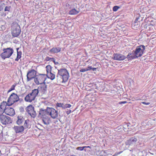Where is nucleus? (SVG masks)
I'll use <instances>...</instances> for the list:
<instances>
[{
	"instance_id": "obj_1",
	"label": "nucleus",
	"mask_w": 156,
	"mask_h": 156,
	"mask_svg": "<svg viewBox=\"0 0 156 156\" xmlns=\"http://www.w3.org/2000/svg\"><path fill=\"white\" fill-rule=\"evenodd\" d=\"M69 77V73L66 69H58L56 76L57 82L59 83H65L68 80Z\"/></svg>"
},
{
	"instance_id": "obj_2",
	"label": "nucleus",
	"mask_w": 156,
	"mask_h": 156,
	"mask_svg": "<svg viewBox=\"0 0 156 156\" xmlns=\"http://www.w3.org/2000/svg\"><path fill=\"white\" fill-rule=\"evenodd\" d=\"M46 78V74H39L35 76L34 81L37 85L45 83Z\"/></svg>"
},
{
	"instance_id": "obj_3",
	"label": "nucleus",
	"mask_w": 156,
	"mask_h": 156,
	"mask_svg": "<svg viewBox=\"0 0 156 156\" xmlns=\"http://www.w3.org/2000/svg\"><path fill=\"white\" fill-rule=\"evenodd\" d=\"M3 52L0 54L1 57L5 59V58H9L13 53V50L11 48H4Z\"/></svg>"
},
{
	"instance_id": "obj_4",
	"label": "nucleus",
	"mask_w": 156,
	"mask_h": 156,
	"mask_svg": "<svg viewBox=\"0 0 156 156\" xmlns=\"http://www.w3.org/2000/svg\"><path fill=\"white\" fill-rule=\"evenodd\" d=\"M46 113L53 119H56L58 116V112L53 108L48 107L46 109Z\"/></svg>"
},
{
	"instance_id": "obj_5",
	"label": "nucleus",
	"mask_w": 156,
	"mask_h": 156,
	"mask_svg": "<svg viewBox=\"0 0 156 156\" xmlns=\"http://www.w3.org/2000/svg\"><path fill=\"white\" fill-rule=\"evenodd\" d=\"M19 97L15 93H12L10 96L8 100V106H11L15 102L19 101Z\"/></svg>"
},
{
	"instance_id": "obj_6",
	"label": "nucleus",
	"mask_w": 156,
	"mask_h": 156,
	"mask_svg": "<svg viewBox=\"0 0 156 156\" xmlns=\"http://www.w3.org/2000/svg\"><path fill=\"white\" fill-rule=\"evenodd\" d=\"M12 34L14 37H17L20 34L21 30L20 27L17 24H15L12 26L11 27Z\"/></svg>"
},
{
	"instance_id": "obj_7",
	"label": "nucleus",
	"mask_w": 156,
	"mask_h": 156,
	"mask_svg": "<svg viewBox=\"0 0 156 156\" xmlns=\"http://www.w3.org/2000/svg\"><path fill=\"white\" fill-rule=\"evenodd\" d=\"M145 49V46L144 45H140L136 47L134 52L138 58L140 57L142 55Z\"/></svg>"
},
{
	"instance_id": "obj_8",
	"label": "nucleus",
	"mask_w": 156,
	"mask_h": 156,
	"mask_svg": "<svg viewBox=\"0 0 156 156\" xmlns=\"http://www.w3.org/2000/svg\"><path fill=\"white\" fill-rule=\"evenodd\" d=\"M0 120L1 123L4 125L10 124L12 122L10 117L5 115H1V116H0Z\"/></svg>"
},
{
	"instance_id": "obj_9",
	"label": "nucleus",
	"mask_w": 156,
	"mask_h": 156,
	"mask_svg": "<svg viewBox=\"0 0 156 156\" xmlns=\"http://www.w3.org/2000/svg\"><path fill=\"white\" fill-rule=\"evenodd\" d=\"M36 76V71L34 69H32L29 71L27 74V81H29L34 78Z\"/></svg>"
},
{
	"instance_id": "obj_10",
	"label": "nucleus",
	"mask_w": 156,
	"mask_h": 156,
	"mask_svg": "<svg viewBox=\"0 0 156 156\" xmlns=\"http://www.w3.org/2000/svg\"><path fill=\"white\" fill-rule=\"evenodd\" d=\"M5 113L7 115L10 116H13L15 114V112L13 108L9 106L7 107L5 106L4 110Z\"/></svg>"
},
{
	"instance_id": "obj_11",
	"label": "nucleus",
	"mask_w": 156,
	"mask_h": 156,
	"mask_svg": "<svg viewBox=\"0 0 156 156\" xmlns=\"http://www.w3.org/2000/svg\"><path fill=\"white\" fill-rule=\"evenodd\" d=\"M137 141V139L135 137H132L126 142V144L127 145L134 147Z\"/></svg>"
},
{
	"instance_id": "obj_12",
	"label": "nucleus",
	"mask_w": 156,
	"mask_h": 156,
	"mask_svg": "<svg viewBox=\"0 0 156 156\" xmlns=\"http://www.w3.org/2000/svg\"><path fill=\"white\" fill-rule=\"evenodd\" d=\"M27 111L28 114L32 117L34 118L36 115L35 111L34 110V108L31 105L27 107Z\"/></svg>"
},
{
	"instance_id": "obj_13",
	"label": "nucleus",
	"mask_w": 156,
	"mask_h": 156,
	"mask_svg": "<svg viewBox=\"0 0 156 156\" xmlns=\"http://www.w3.org/2000/svg\"><path fill=\"white\" fill-rule=\"evenodd\" d=\"M126 58L125 56L120 54H114L113 55L112 58L114 60L118 61L123 60Z\"/></svg>"
},
{
	"instance_id": "obj_14",
	"label": "nucleus",
	"mask_w": 156,
	"mask_h": 156,
	"mask_svg": "<svg viewBox=\"0 0 156 156\" xmlns=\"http://www.w3.org/2000/svg\"><path fill=\"white\" fill-rule=\"evenodd\" d=\"M13 128L16 133H19L23 132L24 128L23 126H15Z\"/></svg>"
},
{
	"instance_id": "obj_15",
	"label": "nucleus",
	"mask_w": 156,
	"mask_h": 156,
	"mask_svg": "<svg viewBox=\"0 0 156 156\" xmlns=\"http://www.w3.org/2000/svg\"><path fill=\"white\" fill-rule=\"evenodd\" d=\"M35 98L30 93L27 95L25 98V100L27 102H30L34 100Z\"/></svg>"
},
{
	"instance_id": "obj_16",
	"label": "nucleus",
	"mask_w": 156,
	"mask_h": 156,
	"mask_svg": "<svg viewBox=\"0 0 156 156\" xmlns=\"http://www.w3.org/2000/svg\"><path fill=\"white\" fill-rule=\"evenodd\" d=\"M6 104L7 103L5 102H3L1 103L0 105V116L1 115H3L2 114L4 112V110Z\"/></svg>"
},
{
	"instance_id": "obj_17",
	"label": "nucleus",
	"mask_w": 156,
	"mask_h": 156,
	"mask_svg": "<svg viewBox=\"0 0 156 156\" xmlns=\"http://www.w3.org/2000/svg\"><path fill=\"white\" fill-rule=\"evenodd\" d=\"M38 87V88L40 90H41L43 93H45L47 89V85L45 84V83H44Z\"/></svg>"
},
{
	"instance_id": "obj_18",
	"label": "nucleus",
	"mask_w": 156,
	"mask_h": 156,
	"mask_svg": "<svg viewBox=\"0 0 156 156\" xmlns=\"http://www.w3.org/2000/svg\"><path fill=\"white\" fill-rule=\"evenodd\" d=\"M127 58L129 60H131L132 59L138 58L137 56L134 54V52H133V53H129L127 55Z\"/></svg>"
},
{
	"instance_id": "obj_19",
	"label": "nucleus",
	"mask_w": 156,
	"mask_h": 156,
	"mask_svg": "<svg viewBox=\"0 0 156 156\" xmlns=\"http://www.w3.org/2000/svg\"><path fill=\"white\" fill-rule=\"evenodd\" d=\"M127 58L129 60H131L132 59L138 58L137 56L134 54V52H133V53H129L127 55Z\"/></svg>"
},
{
	"instance_id": "obj_20",
	"label": "nucleus",
	"mask_w": 156,
	"mask_h": 156,
	"mask_svg": "<svg viewBox=\"0 0 156 156\" xmlns=\"http://www.w3.org/2000/svg\"><path fill=\"white\" fill-rule=\"evenodd\" d=\"M17 120L16 123L18 125H21L24 121V119L23 117L21 115H19L17 116Z\"/></svg>"
},
{
	"instance_id": "obj_21",
	"label": "nucleus",
	"mask_w": 156,
	"mask_h": 156,
	"mask_svg": "<svg viewBox=\"0 0 156 156\" xmlns=\"http://www.w3.org/2000/svg\"><path fill=\"white\" fill-rule=\"evenodd\" d=\"M61 50V48L59 47L53 48L50 50V52L51 53H55L59 52Z\"/></svg>"
},
{
	"instance_id": "obj_22",
	"label": "nucleus",
	"mask_w": 156,
	"mask_h": 156,
	"mask_svg": "<svg viewBox=\"0 0 156 156\" xmlns=\"http://www.w3.org/2000/svg\"><path fill=\"white\" fill-rule=\"evenodd\" d=\"M39 93V90L38 89H34L32 90L30 94L32 95L35 98L38 95Z\"/></svg>"
},
{
	"instance_id": "obj_23",
	"label": "nucleus",
	"mask_w": 156,
	"mask_h": 156,
	"mask_svg": "<svg viewBox=\"0 0 156 156\" xmlns=\"http://www.w3.org/2000/svg\"><path fill=\"white\" fill-rule=\"evenodd\" d=\"M80 11L79 9L77 10L75 9H72L69 12V14L71 15H76L79 13Z\"/></svg>"
},
{
	"instance_id": "obj_24",
	"label": "nucleus",
	"mask_w": 156,
	"mask_h": 156,
	"mask_svg": "<svg viewBox=\"0 0 156 156\" xmlns=\"http://www.w3.org/2000/svg\"><path fill=\"white\" fill-rule=\"evenodd\" d=\"M47 77L50 78L51 80H53L55 78V75L53 73L51 72L48 73L47 75Z\"/></svg>"
},
{
	"instance_id": "obj_25",
	"label": "nucleus",
	"mask_w": 156,
	"mask_h": 156,
	"mask_svg": "<svg viewBox=\"0 0 156 156\" xmlns=\"http://www.w3.org/2000/svg\"><path fill=\"white\" fill-rule=\"evenodd\" d=\"M138 18H137L135 20V21L134 23H133L132 24V27L134 29H135L139 27V26L137 24L136 25V23H137V21H138Z\"/></svg>"
},
{
	"instance_id": "obj_26",
	"label": "nucleus",
	"mask_w": 156,
	"mask_h": 156,
	"mask_svg": "<svg viewBox=\"0 0 156 156\" xmlns=\"http://www.w3.org/2000/svg\"><path fill=\"white\" fill-rule=\"evenodd\" d=\"M22 52L21 51H17L16 58L15 59V61H18L21 57Z\"/></svg>"
},
{
	"instance_id": "obj_27",
	"label": "nucleus",
	"mask_w": 156,
	"mask_h": 156,
	"mask_svg": "<svg viewBox=\"0 0 156 156\" xmlns=\"http://www.w3.org/2000/svg\"><path fill=\"white\" fill-rule=\"evenodd\" d=\"M64 104L63 103H57L56 105V107L57 109H58V107H61L62 109H64Z\"/></svg>"
},
{
	"instance_id": "obj_28",
	"label": "nucleus",
	"mask_w": 156,
	"mask_h": 156,
	"mask_svg": "<svg viewBox=\"0 0 156 156\" xmlns=\"http://www.w3.org/2000/svg\"><path fill=\"white\" fill-rule=\"evenodd\" d=\"M51 68L52 67L50 65H48L46 66V69L47 74L51 72Z\"/></svg>"
},
{
	"instance_id": "obj_29",
	"label": "nucleus",
	"mask_w": 156,
	"mask_h": 156,
	"mask_svg": "<svg viewBox=\"0 0 156 156\" xmlns=\"http://www.w3.org/2000/svg\"><path fill=\"white\" fill-rule=\"evenodd\" d=\"M5 7V4L2 2H0V11H2Z\"/></svg>"
},
{
	"instance_id": "obj_30",
	"label": "nucleus",
	"mask_w": 156,
	"mask_h": 156,
	"mask_svg": "<svg viewBox=\"0 0 156 156\" xmlns=\"http://www.w3.org/2000/svg\"><path fill=\"white\" fill-rule=\"evenodd\" d=\"M29 122L28 120H26L25 121L24 126L25 128H27L29 127V125H28V123Z\"/></svg>"
},
{
	"instance_id": "obj_31",
	"label": "nucleus",
	"mask_w": 156,
	"mask_h": 156,
	"mask_svg": "<svg viewBox=\"0 0 156 156\" xmlns=\"http://www.w3.org/2000/svg\"><path fill=\"white\" fill-rule=\"evenodd\" d=\"M71 106V105L70 104H64V109H65L68 108H70Z\"/></svg>"
},
{
	"instance_id": "obj_32",
	"label": "nucleus",
	"mask_w": 156,
	"mask_h": 156,
	"mask_svg": "<svg viewBox=\"0 0 156 156\" xmlns=\"http://www.w3.org/2000/svg\"><path fill=\"white\" fill-rule=\"evenodd\" d=\"M16 84L13 85L8 90V93L10 92L11 91L15 89V87H16Z\"/></svg>"
},
{
	"instance_id": "obj_33",
	"label": "nucleus",
	"mask_w": 156,
	"mask_h": 156,
	"mask_svg": "<svg viewBox=\"0 0 156 156\" xmlns=\"http://www.w3.org/2000/svg\"><path fill=\"white\" fill-rule=\"evenodd\" d=\"M85 148V147H84V146L82 147H78L76 148V150H79L80 151H82L84 150V149Z\"/></svg>"
},
{
	"instance_id": "obj_34",
	"label": "nucleus",
	"mask_w": 156,
	"mask_h": 156,
	"mask_svg": "<svg viewBox=\"0 0 156 156\" xmlns=\"http://www.w3.org/2000/svg\"><path fill=\"white\" fill-rule=\"evenodd\" d=\"M119 8V7L118 6H114L113 7V11H114L116 12Z\"/></svg>"
},
{
	"instance_id": "obj_35",
	"label": "nucleus",
	"mask_w": 156,
	"mask_h": 156,
	"mask_svg": "<svg viewBox=\"0 0 156 156\" xmlns=\"http://www.w3.org/2000/svg\"><path fill=\"white\" fill-rule=\"evenodd\" d=\"M10 6H6L5 9V11H9L10 9Z\"/></svg>"
},
{
	"instance_id": "obj_36",
	"label": "nucleus",
	"mask_w": 156,
	"mask_h": 156,
	"mask_svg": "<svg viewBox=\"0 0 156 156\" xmlns=\"http://www.w3.org/2000/svg\"><path fill=\"white\" fill-rule=\"evenodd\" d=\"M122 151H120L119 152H116V153H115V154H114V155H113V156H117L119 154H121V153H122Z\"/></svg>"
},
{
	"instance_id": "obj_37",
	"label": "nucleus",
	"mask_w": 156,
	"mask_h": 156,
	"mask_svg": "<svg viewBox=\"0 0 156 156\" xmlns=\"http://www.w3.org/2000/svg\"><path fill=\"white\" fill-rule=\"evenodd\" d=\"M87 71L86 68L82 69L80 70L81 72H83Z\"/></svg>"
},
{
	"instance_id": "obj_38",
	"label": "nucleus",
	"mask_w": 156,
	"mask_h": 156,
	"mask_svg": "<svg viewBox=\"0 0 156 156\" xmlns=\"http://www.w3.org/2000/svg\"><path fill=\"white\" fill-rule=\"evenodd\" d=\"M43 121L45 125H48L49 124V122L48 121H46L44 119L43 120Z\"/></svg>"
},
{
	"instance_id": "obj_39",
	"label": "nucleus",
	"mask_w": 156,
	"mask_h": 156,
	"mask_svg": "<svg viewBox=\"0 0 156 156\" xmlns=\"http://www.w3.org/2000/svg\"><path fill=\"white\" fill-rule=\"evenodd\" d=\"M92 69V68L91 66H88L87 68H86L87 70V71Z\"/></svg>"
},
{
	"instance_id": "obj_40",
	"label": "nucleus",
	"mask_w": 156,
	"mask_h": 156,
	"mask_svg": "<svg viewBox=\"0 0 156 156\" xmlns=\"http://www.w3.org/2000/svg\"><path fill=\"white\" fill-rule=\"evenodd\" d=\"M141 103H142L143 104H144V105H149L150 104V103H149V102L146 103V102H141Z\"/></svg>"
},
{
	"instance_id": "obj_41",
	"label": "nucleus",
	"mask_w": 156,
	"mask_h": 156,
	"mask_svg": "<svg viewBox=\"0 0 156 156\" xmlns=\"http://www.w3.org/2000/svg\"><path fill=\"white\" fill-rule=\"evenodd\" d=\"M71 112H72L71 110H69L66 111V113L67 115H69Z\"/></svg>"
},
{
	"instance_id": "obj_42",
	"label": "nucleus",
	"mask_w": 156,
	"mask_h": 156,
	"mask_svg": "<svg viewBox=\"0 0 156 156\" xmlns=\"http://www.w3.org/2000/svg\"><path fill=\"white\" fill-rule=\"evenodd\" d=\"M127 103V101H121L119 102V104H125Z\"/></svg>"
},
{
	"instance_id": "obj_43",
	"label": "nucleus",
	"mask_w": 156,
	"mask_h": 156,
	"mask_svg": "<svg viewBox=\"0 0 156 156\" xmlns=\"http://www.w3.org/2000/svg\"><path fill=\"white\" fill-rule=\"evenodd\" d=\"M44 112V110H41L39 112V114L40 115H43V113Z\"/></svg>"
},
{
	"instance_id": "obj_44",
	"label": "nucleus",
	"mask_w": 156,
	"mask_h": 156,
	"mask_svg": "<svg viewBox=\"0 0 156 156\" xmlns=\"http://www.w3.org/2000/svg\"><path fill=\"white\" fill-rule=\"evenodd\" d=\"M84 147H85V148H91V147H90V146H84Z\"/></svg>"
},
{
	"instance_id": "obj_45",
	"label": "nucleus",
	"mask_w": 156,
	"mask_h": 156,
	"mask_svg": "<svg viewBox=\"0 0 156 156\" xmlns=\"http://www.w3.org/2000/svg\"><path fill=\"white\" fill-rule=\"evenodd\" d=\"M96 68H92V69L93 71L95 70H96Z\"/></svg>"
},
{
	"instance_id": "obj_46",
	"label": "nucleus",
	"mask_w": 156,
	"mask_h": 156,
	"mask_svg": "<svg viewBox=\"0 0 156 156\" xmlns=\"http://www.w3.org/2000/svg\"><path fill=\"white\" fill-rule=\"evenodd\" d=\"M1 28H2V29H4V28H5V27H4V26H3V25H2V26H1Z\"/></svg>"
},
{
	"instance_id": "obj_47",
	"label": "nucleus",
	"mask_w": 156,
	"mask_h": 156,
	"mask_svg": "<svg viewBox=\"0 0 156 156\" xmlns=\"http://www.w3.org/2000/svg\"><path fill=\"white\" fill-rule=\"evenodd\" d=\"M54 62L55 64H58V62H55V61H54Z\"/></svg>"
},
{
	"instance_id": "obj_48",
	"label": "nucleus",
	"mask_w": 156,
	"mask_h": 156,
	"mask_svg": "<svg viewBox=\"0 0 156 156\" xmlns=\"http://www.w3.org/2000/svg\"><path fill=\"white\" fill-rule=\"evenodd\" d=\"M19 49V48H16V50H17V51H18V50Z\"/></svg>"
},
{
	"instance_id": "obj_49",
	"label": "nucleus",
	"mask_w": 156,
	"mask_h": 156,
	"mask_svg": "<svg viewBox=\"0 0 156 156\" xmlns=\"http://www.w3.org/2000/svg\"><path fill=\"white\" fill-rule=\"evenodd\" d=\"M126 125L128 127V125H127V124H126Z\"/></svg>"
},
{
	"instance_id": "obj_50",
	"label": "nucleus",
	"mask_w": 156,
	"mask_h": 156,
	"mask_svg": "<svg viewBox=\"0 0 156 156\" xmlns=\"http://www.w3.org/2000/svg\"><path fill=\"white\" fill-rule=\"evenodd\" d=\"M84 150L85 151H86V149H85Z\"/></svg>"
},
{
	"instance_id": "obj_51",
	"label": "nucleus",
	"mask_w": 156,
	"mask_h": 156,
	"mask_svg": "<svg viewBox=\"0 0 156 156\" xmlns=\"http://www.w3.org/2000/svg\"><path fill=\"white\" fill-rule=\"evenodd\" d=\"M51 59H54V58H51Z\"/></svg>"
}]
</instances>
